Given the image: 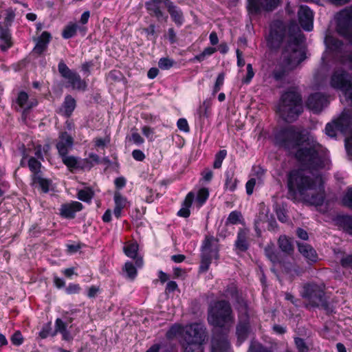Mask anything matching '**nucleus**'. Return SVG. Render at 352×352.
I'll return each mask as SVG.
<instances>
[{"label":"nucleus","instance_id":"a18cd8bd","mask_svg":"<svg viewBox=\"0 0 352 352\" xmlns=\"http://www.w3.org/2000/svg\"><path fill=\"white\" fill-rule=\"evenodd\" d=\"M227 156V151L225 149L219 151L214 155L213 168L219 169L221 167L222 163Z\"/></svg>","mask_w":352,"mask_h":352},{"label":"nucleus","instance_id":"dca6fc26","mask_svg":"<svg viewBox=\"0 0 352 352\" xmlns=\"http://www.w3.org/2000/svg\"><path fill=\"white\" fill-rule=\"evenodd\" d=\"M224 292L225 295L227 297H230L234 301L237 311H245L246 309H248L246 300L242 296L241 293L239 292L238 287L234 283H232L227 285Z\"/></svg>","mask_w":352,"mask_h":352},{"label":"nucleus","instance_id":"49530a36","mask_svg":"<svg viewBox=\"0 0 352 352\" xmlns=\"http://www.w3.org/2000/svg\"><path fill=\"white\" fill-rule=\"evenodd\" d=\"M287 75V71L284 66L280 65L276 67L272 73L273 78L277 81H282Z\"/></svg>","mask_w":352,"mask_h":352},{"label":"nucleus","instance_id":"7ed1b4c3","mask_svg":"<svg viewBox=\"0 0 352 352\" xmlns=\"http://www.w3.org/2000/svg\"><path fill=\"white\" fill-rule=\"evenodd\" d=\"M318 182L322 185L320 175L311 177L300 169L290 170L287 178V198L296 201L298 196H303L307 191L316 189Z\"/></svg>","mask_w":352,"mask_h":352},{"label":"nucleus","instance_id":"aec40b11","mask_svg":"<svg viewBox=\"0 0 352 352\" xmlns=\"http://www.w3.org/2000/svg\"><path fill=\"white\" fill-rule=\"evenodd\" d=\"M298 16L299 24L304 30H312L314 14L309 6H301L298 12Z\"/></svg>","mask_w":352,"mask_h":352},{"label":"nucleus","instance_id":"412c9836","mask_svg":"<svg viewBox=\"0 0 352 352\" xmlns=\"http://www.w3.org/2000/svg\"><path fill=\"white\" fill-rule=\"evenodd\" d=\"M333 224L344 233L352 236V215L338 213L332 219Z\"/></svg>","mask_w":352,"mask_h":352},{"label":"nucleus","instance_id":"b1692460","mask_svg":"<svg viewBox=\"0 0 352 352\" xmlns=\"http://www.w3.org/2000/svg\"><path fill=\"white\" fill-rule=\"evenodd\" d=\"M164 5L169 13L172 21L177 26H181L184 22V17L182 10L175 5L173 1H168L164 2Z\"/></svg>","mask_w":352,"mask_h":352},{"label":"nucleus","instance_id":"473e14b6","mask_svg":"<svg viewBox=\"0 0 352 352\" xmlns=\"http://www.w3.org/2000/svg\"><path fill=\"white\" fill-rule=\"evenodd\" d=\"M139 245L136 241H128L123 247L124 254L131 258H135L138 254Z\"/></svg>","mask_w":352,"mask_h":352},{"label":"nucleus","instance_id":"ddd939ff","mask_svg":"<svg viewBox=\"0 0 352 352\" xmlns=\"http://www.w3.org/2000/svg\"><path fill=\"white\" fill-rule=\"evenodd\" d=\"M280 0H247V10L250 15H258L263 12H270L276 10Z\"/></svg>","mask_w":352,"mask_h":352},{"label":"nucleus","instance_id":"9b49d317","mask_svg":"<svg viewBox=\"0 0 352 352\" xmlns=\"http://www.w3.org/2000/svg\"><path fill=\"white\" fill-rule=\"evenodd\" d=\"M58 70L61 77L68 80V82L74 89L86 90L87 87V82L81 79L80 76L77 72L70 69L63 60L58 63Z\"/></svg>","mask_w":352,"mask_h":352},{"label":"nucleus","instance_id":"5701e85b","mask_svg":"<svg viewBox=\"0 0 352 352\" xmlns=\"http://www.w3.org/2000/svg\"><path fill=\"white\" fill-rule=\"evenodd\" d=\"M83 205L76 201H72L70 203L63 204L60 208V214L62 217L73 219L76 217V213L83 209Z\"/></svg>","mask_w":352,"mask_h":352},{"label":"nucleus","instance_id":"69168bd1","mask_svg":"<svg viewBox=\"0 0 352 352\" xmlns=\"http://www.w3.org/2000/svg\"><path fill=\"white\" fill-rule=\"evenodd\" d=\"M177 126L181 131L184 133L190 132V126L186 118H179L177 122Z\"/></svg>","mask_w":352,"mask_h":352},{"label":"nucleus","instance_id":"3c124183","mask_svg":"<svg viewBox=\"0 0 352 352\" xmlns=\"http://www.w3.org/2000/svg\"><path fill=\"white\" fill-rule=\"evenodd\" d=\"M248 352H272L270 348L267 347L259 342L252 343Z\"/></svg>","mask_w":352,"mask_h":352},{"label":"nucleus","instance_id":"bf43d9fd","mask_svg":"<svg viewBox=\"0 0 352 352\" xmlns=\"http://www.w3.org/2000/svg\"><path fill=\"white\" fill-rule=\"evenodd\" d=\"M6 12L4 23L6 28H8L12 25L15 18V12L12 8L7 9Z\"/></svg>","mask_w":352,"mask_h":352},{"label":"nucleus","instance_id":"37998d69","mask_svg":"<svg viewBox=\"0 0 352 352\" xmlns=\"http://www.w3.org/2000/svg\"><path fill=\"white\" fill-rule=\"evenodd\" d=\"M265 255L273 263H276L279 261V258L277 252L276 251L273 244L267 245L265 249Z\"/></svg>","mask_w":352,"mask_h":352},{"label":"nucleus","instance_id":"58836bf2","mask_svg":"<svg viewBox=\"0 0 352 352\" xmlns=\"http://www.w3.org/2000/svg\"><path fill=\"white\" fill-rule=\"evenodd\" d=\"M122 270L126 273L125 277L131 281L134 280L138 276L137 268L131 261L125 263Z\"/></svg>","mask_w":352,"mask_h":352},{"label":"nucleus","instance_id":"c9c22d12","mask_svg":"<svg viewBox=\"0 0 352 352\" xmlns=\"http://www.w3.org/2000/svg\"><path fill=\"white\" fill-rule=\"evenodd\" d=\"M245 221L243 217V215L241 212L239 210H233L232 211L226 221V226L228 225H237V224H242L245 225Z\"/></svg>","mask_w":352,"mask_h":352},{"label":"nucleus","instance_id":"f03ea898","mask_svg":"<svg viewBox=\"0 0 352 352\" xmlns=\"http://www.w3.org/2000/svg\"><path fill=\"white\" fill-rule=\"evenodd\" d=\"M304 107L301 92L296 86L287 87L281 94L277 107L280 117L287 122L298 120L303 113Z\"/></svg>","mask_w":352,"mask_h":352},{"label":"nucleus","instance_id":"0eeeda50","mask_svg":"<svg viewBox=\"0 0 352 352\" xmlns=\"http://www.w3.org/2000/svg\"><path fill=\"white\" fill-rule=\"evenodd\" d=\"M300 296L307 302V307L308 306L313 308L321 307L327 313L329 312L331 309L329 302L322 285L313 282L306 283L302 287Z\"/></svg>","mask_w":352,"mask_h":352},{"label":"nucleus","instance_id":"338daca9","mask_svg":"<svg viewBox=\"0 0 352 352\" xmlns=\"http://www.w3.org/2000/svg\"><path fill=\"white\" fill-rule=\"evenodd\" d=\"M201 180L204 182L209 183L213 178V172L209 168H205L201 173Z\"/></svg>","mask_w":352,"mask_h":352},{"label":"nucleus","instance_id":"4c0bfd02","mask_svg":"<svg viewBox=\"0 0 352 352\" xmlns=\"http://www.w3.org/2000/svg\"><path fill=\"white\" fill-rule=\"evenodd\" d=\"M217 48L214 47H206L202 52L199 54L195 55L190 60L191 63L199 62L201 63L204 61L207 57L212 56L217 52Z\"/></svg>","mask_w":352,"mask_h":352},{"label":"nucleus","instance_id":"774afa93","mask_svg":"<svg viewBox=\"0 0 352 352\" xmlns=\"http://www.w3.org/2000/svg\"><path fill=\"white\" fill-rule=\"evenodd\" d=\"M194 199H195V193L193 192L190 191L186 195L184 201L182 202V206L190 208V207L192 206V203L194 201Z\"/></svg>","mask_w":352,"mask_h":352},{"label":"nucleus","instance_id":"f704fd0d","mask_svg":"<svg viewBox=\"0 0 352 352\" xmlns=\"http://www.w3.org/2000/svg\"><path fill=\"white\" fill-rule=\"evenodd\" d=\"M59 157L61 158L63 163L70 171L78 170V157L74 155H68V154L62 155Z\"/></svg>","mask_w":352,"mask_h":352},{"label":"nucleus","instance_id":"1a4fd4ad","mask_svg":"<svg viewBox=\"0 0 352 352\" xmlns=\"http://www.w3.org/2000/svg\"><path fill=\"white\" fill-rule=\"evenodd\" d=\"M336 30L340 36L352 44V6L339 12Z\"/></svg>","mask_w":352,"mask_h":352},{"label":"nucleus","instance_id":"423d86ee","mask_svg":"<svg viewBox=\"0 0 352 352\" xmlns=\"http://www.w3.org/2000/svg\"><path fill=\"white\" fill-rule=\"evenodd\" d=\"M206 337L204 324L195 322L187 326L182 343L184 352H204V344Z\"/></svg>","mask_w":352,"mask_h":352},{"label":"nucleus","instance_id":"864d4df0","mask_svg":"<svg viewBox=\"0 0 352 352\" xmlns=\"http://www.w3.org/2000/svg\"><path fill=\"white\" fill-rule=\"evenodd\" d=\"M337 131L338 130L334 120L327 123L325 126L326 134L331 138H336L337 136Z\"/></svg>","mask_w":352,"mask_h":352},{"label":"nucleus","instance_id":"c756f323","mask_svg":"<svg viewBox=\"0 0 352 352\" xmlns=\"http://www.w3.org/2000/svg\"><path fill=\"white\" fill-rule=\"evenodd\" d=\"M334 121L337 125V129L342 133H346L350 130L352 126V115L349 113L343 112Z\"/></svg>","mask_w":352,"mask_h":352},{"label":"nucleus","instance_id":"6e6d98bb","mask_svg":"<svg viewBox=\"0 0 352 352\" xmlns=\"http://www.w3.org/2000/svg\"><path fill=\"white\" fill-rule=\"evenodd\" d=\"M10 340L13 345L19 346L23 343L24 338L20 331H16L11 336Z\"/></svg>","mask_w":352,"mask_h":352},{"label":"nucleus","instance_id":"f3484780","mask_svg":"<svg viewBox=\"0 0 352 352\" xmlns=\"http://www.w3.org/2000/svg\"><path fill=\"white\" fill-rule=\"evenodd\" d=\"M327 104V98L320 92L311 94L305 102L306 107L314 113H320Z\"/></svg>","mask_w":352,"mask_h":352},{"label":"nucleus","instance_id":"39448f33","mask_svg":"<svg viewBox=\"0 0 352 352\" xmlns=\"http://www.w3.org/2000/svg\"><path fill=\"white\" fill-rule=\"evenodd\" d=\"M305 41L302 34H290L283 50V62L290 67H295L306 58V53L302 47Z\"/></svg>","mask_w":352,"mask_h":352},{"label":"nucleus","instance_id":"4d7b16f0","mask_svg":"<svg viewBox=\"0 0 352 352\" xmlns=\"http://www.w3.org/2000/svg\"><path fill=\"white\" fill-rule=\"evenodd\" d=\"M247 74L246 76L243 78L242 82L243 84L248 85L252 81V78L254 76V72L252 67V65L251 63H248L247 65Z\"/></svg>","mask_w":352,"mask_h":352},{"label":"nucleus","instance_id":"a19ab883","mask_svg":"<svg viewBox=\"0 0 352 352\" xmlns=\"http://www.w3.org/2000/svg\"><path fill=\"white\" fill-rule=\"evenodd\" d=\"M279 248L284 252L291 254L294 251V247L288 238L280 236L278 241Z\"/></svg>","mask_w":352,"mask_h":352},{"label":"nucleus","instance_id":"4be33fe9","mask_svg":"<svg viewBox=\"0 0 352 352\" xmlns=\"http://www.w3.org/2000/svg\"><path fill=\"white\" fill-rule=\"evenodd\" d=\"M74 145V138L67 131L59 133L58 140L56 144V148L58 155L68 154Z\"/></svg>","mask_w":352,"mask_h":352},{"label":"nucleus","instance_id":"6e6552de","mask_svg":"<svg viewBox=\"0 0 352 352\" xmlns=\"http://www.w3.org/2000/svg\"><path fill=\"white\" fill-rule=\"evenodd\" d=\"M219 239L212 236L206 235L201 245V261L199 272H206L212 263V259L219 258Z\"/></svg>","mask_w":352,"mask_h":352},{"label":"nucleus","instance_id":"680f3d73","mask_svg":"<svg viewBox=\"0 0 352 352\" xmlns=\"http://www.w3.org/2000/svg\"><path fill=\"white\" fill-rule=\"evenodd\" d=\"M28 94L25 91H21L18 94L16 102L20 107L23 108L28 100Z\"/></svg>","mask_w":352,"mask_h":352},{"label":"nucleus","instance_id":"052dcab7","mask_svg":"<svg viewBox=\"0 0 352 352\" xmlns=\"http://www.w3.org/2000/svg\"><path fill=\"white\" fill-rule=\"evenodd\" d=\"M53 332H52V327H51V322H47L46 324H45L41 330L40 331L38 335H39V337L41 338V339H45L47 338L49 336H52V333Z\"/></svg>","mask_w":352,"mask_h":352},{"label":"nucleus","instance_id":"8fccbe9b","mask_svg":"<svg viewBox=\"0 0 352 352\" xmlns=\"http://www.w3.org/2000/svg\"><path fill=\"white\" fill-rule=\"evenodd\" d=\"M175 64V61L168 57H163L159 60L158 66L161 69L168 70Z\"/></svg>","mask_w":352,"mask_h":352},{"label":"nucleus","instance_id":"de8ad7c7","mask_svg":"<svg viewBox=\"0 0 352 352\" xmlns=\"http://www.w3.org/2000/svg\"><path fill=\"white\" fill-rule=\"evenodd\" d=\"M225 74L223 72L219 73L217 77L214 85L212 87V94L215 96L221 89L224 84Z\"/></svg>","mask_w":352,"mask_h":352},{"label":"nucleus","instance_id":"2eb2a0df","mask_svg":"<svg viewBox=\"0 0 352 352\" xmlns=\"http://www.w3.org/2000/svg\"><path fill=\"white\" fill-rule=\"evenodd\" d=\"M251 245L250 230L248 228H239L234 243V251L237 254L246 252Z\"/></svg>","mask_w":352,"mask_h":352},{"label":"nucleus","instance_id":"4468645a","mask_svg":"<svg viewBox=\"0 0 352 352\" xmlns=\"http://www.w3.org/2000/svg\"><path fill=\"white\" fill-rule=\"evenodd\" d=\"M238 312V323L236 326V336L239 345L245 342L250 332L251 326L248 309Z\"/></svg>","mask_w":352,"mask_h":352},{"label":"nucleus","instance_id":"e433bc0d","mask_svg":"<svg viewBox=\"0 0 352 352\" xmlns=\"http://www.w3.org/2000/svg\"><path fill=\"white\" fill-rule=\"evenodd\" d=\"M94 195V191L91 187H86L78 191L77 198L82 201L90 203Z\"/></svg>","mask_w":352,"mask_h":352},{"label":"nucleus","instance_id":"7c9ffc66","mask_svg":"<svg viewBox=\"0 0 352 352\" xmlns=\"http://www.w3.org/2000/svg\"><path fill=\"white\" fill-rule=\"evenodd\" d=\"M224 190L230 192H234L237 188L239 180L235 176V172L233 168L228 169L225 173Z\"/></svg>","mask_w":352,"mask_h":352},{"label":"nucleus","instance_id":"f8f14e48","mask_svg":"<svg viewBox=\"0 0 352 352\" xmlns=\"http://www.w3.org/2000/svg\"><path fill=\"white\" fill-rule=\"evenodd\" d=\"M330 85L333 88L339 89L344 94L351 89L352 76L343 69H336L331 74Z\"/></svg>","mask_w":352,"mask_h":352},{"label":"nucleus","instance_id":"ea45409f","mask_svg":"<svg viewBox=\"0 0 352 352\" xmlns=\"http://www.w3.org/2000/svg\"><path fill=\"white\" fill-rule=\"evenodd\" d=\"M78 31V25L75 23H69L65 26L61 36L64 39H69L76 36Z\"/></svg>","mask_w":352,"mask_h":352},{"label":"nucleus","instance_id":"79ce46f5","mask_svg":"<svg viewBox=\"0 0 352 352\" xmlns=\"http://www.w3.org/2000/svg\"><path fill=\"white\" fill-rule=\"evenodd\" d=\"M210 195L209 190L207 188H201L197 193L196 203L197 206L201 207L208 200Z\"/></svg>","mask_w":352,"mask_h":352},{"label":"nucleus","instance_id":"09e8293b","mask_svg":"<svg viewBox=\"0 0 352 352\" xmlns=\"http://www.w3.org/2000/svg\"><path fill=\"white\" fill-rule=\"evenodd\" d=\"M113 199L115 202V207L124 209L126 207L127 199L122 195L119 191L114 192Z\"/></svg>","mask_w":352,"mask_h":352},{"label":"nucleus","instance_id":"6ab92c4d","mask_svg":"<svg viewBox=\"0 0 352 352\" xmlns=\"http://www.w3.org/2000/svg\"><path fill=\"white\" fill-rule=\"evenodd\" d=\"M230 343L228 336L222 331L215 333L211 340L210 352H230Z\"/></svg>","mask_w":352,"mask_h":352},{"label":"nucleus","instance_id":"bb28decb","mask_svg":"<svg viewBox=\"0 0 352 352\" xmlns=\"http://www.w3.org/2000/svg\"><path fill=\"white\" fill-rule=\"evenodd\" d=\"M42 175L30 176L31 186L38 188L43 193H48L52 182L50 179L43 177Z\"/></svg>","mask_w":352,"mask_h":352},{"label":"nucleus","instance_id":"2f4dec72","mask_svg":"<svg viewBox=\"0 0 352 352\" xmlns=\"http://www.w3.org/2000/svg\"><path fill=\"white\" fill-rule=\"evenodd\" d=\"M0 39L3 41V44H0V50L2 52H6L12 47L13 43L12 42L11 33L8 28L0 27Z\"/></svg>","mask_w":352,"mask_h":352},{"label":"nucleus","instance_id":"a211bd4d","mask_svg":"<svg viewBox=\"0 0 352 352\" xmlns=\"http://www.w3.org/2000/svg\"><path fill=\"white\" fill-rule=\"evenodd\" d=\"M162 3V0H149L145 2L147 13L151 17L155 18L158 22L166 21L168 17L161 6Z\"/></svg>","mask_w":352,"mask_h":352},{"label":"nucleus","instance_id":"603ef678","mask_svg":"<svg viewBox=\"0 0 352 352\" xmlns=\"http://www.w3.org/2000/svg\"><path fill=\"white\" fill-rule=\"evenodd\" d=\"M67 325L60 318H58L55 320V330L52 333V336H55L58 333H62L67 330Z\"/></svg>","mask_w":352,"mask_h":352},{"label":"nucleus","instance_id":"393cba45","mask_svg":"<svg viewBox=\"0 0 352 352\" xmlns=\"http://www.w3.org/2000/svg\"><path fill=\"white\" fill-rule=\"evenodd\" d=\"M299 252L306 258L309 264L318 261V256L316 250L309 244L297 242Z\"/></svg>","mask_w":352,"mask_h":352},{"label":"nucleus","instance_id":"9d476101","mask_svg":"<svg viewBox=\"0 0 352 352\" xmlns=\"http://www.w3.org/2000/svg\"><path fill=\"white\" fill-rule=\"evenodd\" d=\"M287 34V27L281 21H275L270 28V34L267 38V47L272 50L280 47Z\"/></svg>","mask_w":352,"mask_h":352},{"label":"nucleus","instance_id":"0e129e2a","mask_svg":"<svg viewBox=\"0 0 352 352\" xmlns=\"http://www.w3.org/2000/svg\"><path fill=\"white\" fill-rule=\"evenodd\" d=\"M81 287L78 283H69L65 288V292L67 294H76L80 293Z\"/></svg>","mask_w":352,"mask_h":352},{"label":"nucleus","instance_id":"13d9d810","mask_svg":"<svg viewBox=\"0 0 352 352\" xmlns=\"http://www.w3.org/2000/svg\"><path fill=\"white\" fill-rule=\"evenodd\" d=\"M294 342L298 352H309V348L303 338L297 337L294 339Z\"/></svg>","mask_w":352,"mask_h":352},{"label":"nucleus","instance_id":"c85d7f7f","mask_svg":"<svg viewBox=\"0 0 352 352\" xmlns=\"http://www.w3.org/2000/svg\"><path fill=\"white\" fill-rule=\"evenodd\" d=\"M324 44L328 52L336 54L342 52L344 45L342 41L331 35L325 36Z\"/></svg>","mask_w":352,"mask_h":352},{"label":"nucleus","instance_id":"f257e3e1","mask_svg":"<svg viewBox=\"0 0 352 352\" xmlns=\"http://www.w3.org/2000/svg\"><path fill=\"white\" fill-rule=\"evenodd\" d=\"M274 144L285 151L296 150L294 157L307 170L318 171L325 168L327 157L314 145L303 146L306 142L304 132L295 125H285L273 131Z\"/></svg>","mask_w":352,"mask_h":352},{"label":"nucleus","instance_id":"e2e57ef3","mask_svg":"<svg viewBox=\"0 0 352 352\" xmlns=\"http://www.w3.org/2000/svg\"><path fill=\"white\" fill-rule=\"evenodd\" d=\"M340 263L343 268L352 270V254L342 256Z\"/></svg>","mask_w":352,"mask_h":352},{"label":"nucleus","instance_id":"c03bdc74","mask_svg":"<svg viewBox=\"0 0 352 352\" xmlns=\"http://www.w3.org/2000/svg\"><path fill=\"white\" fill-rule=\"evenodd\" d=\"M342 205L352 211V187H348L341 199Z\"/></svg>","mask_w":352,"mask_h":352},{"label":"nucleus","instance_id":"5fc2aeb1","mask_svg":"<svg viewBox=\"0 0 352 352\" xmlns=\"http://www.w3.org/2000/svg\"><path fill=\"white\" fill-rule=\"evenodd\" d=\"M94 167V163L89 158L80 159L78 160V170H90Z\"/></svg>","mask_w":352,"mask_h":352},{"label":"nucleus","instance_id":"cd10ccee","mask_svg":"<svg viewBox=\"0 0 352 352\" xmlns=\"http://www.w3.org/2000/svg\"><path fill=\"white\" fill-rule=\"evenodd\" d=\"M76 107V100L71 95L65 96L64 101L60 108L59 113L65 118H70Z\"/></svg>","mask_w":352,"mask_h":352},{"label":"nucleus","instance_id":"a878e982","mask_svg":"<svg viewBox=\"0 0 352 352\" xmlns=\"http://www.w3.org/2000/svg\"><path fill=\"white\" fill-rule=\"evenodd\" d=\"M52 39V35L49 32L44 31L38 36L37 42L32 50V53L41 56L47 50L48 44Z\"/></svg>","mask_w":352,"mask_h":352},{"label":"nucleus","instance_id":"72a5a7b5","mask_svg":"<svg viewBox=\"0 0 352 352\" xmlns=\"http://www.w3.org/2000/svg\"><path fill=\"white\" fill-rule=\"evenodd\" d=\"M27 166L29 168L30 171L31 172L30 176L43 175V173L41 171V162L35 157H29Z\"/></svg>","mask_w":352,"mask_h":352},{"label":"nucleus","instance_id":"20e7f679","mask_svg":"<svg viewBox=\"0 0 352 352\" xmlns=\"http://www.w3.org/2000/svg\"><path fill=\"white\" fill-rule=\"evenodd\" d=\"M208 324L221 329L234 320L230 302L227 300H218L210 304L208 309Z\"/></svg>","mask_w":352,"mask_h":352}]
</instances>
